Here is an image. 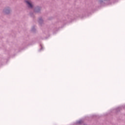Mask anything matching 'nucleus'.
<instances>
[{"instance_id":"f257e3e1","label":"nucleus","mask_w":125,"mask_h":125,"mask_svg":"<svg viewBox=\"0 0 125 125\" xmlns=\"http://www.w3.org/2000/svg\"><path fill=\"white\" fill-rule=\"evenodd\" d=\"M26 2L29 5V7H30L31 8L33 7V5H32V4L30 2H29L28 1H26Z\"/></svg>"}]
</instances>
